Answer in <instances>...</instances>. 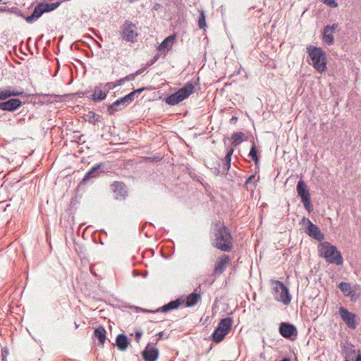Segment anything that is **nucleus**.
I'll return each instance as SVG.
<instances>
[{
	"instance_id": "nucleus-3",
	"label": "nucleus",
	"mask_w": 361,
	"mask_h": 361,
	"mask_svg": "<svg viewBox=\"0 0 361 361\" xmlns=\"http://www.w3.org/2000/svg\"><path fill=\"white\" fill-rule=\"evenodd\" d=\"M321 256H322L328 263L336 264V265H341L343 262V259L340 251L337 247L332 245L328 242H324L322 244L319 249Z\"/></svg>"
},
{
	"instance_id": "nucleus-9",
	"label": "nucleus",
	"mask_w": 361,
	"mask_h": 361,
	"mask_svg": "<svg viewBox=\"0 0 361 361\" xmlns=\"http://www.w3.org/2000/svg\"><path fill=\"white\" fill-rule=\"evenodd\" d=\"M338 312L342 320L345 322V324L350 329H355L356 328L355 314L349 312L346 308L343 307H341Z\"/></svg>"
},
{
	"instance_id": "nucleus-22",
	"label": "nucleus",
	"mask_w": 361,
	"mask_h": 361,
	"mask_svg": "<svg viewBox=\"0 0 361 361\" xmlns=\"http://www.w3.org/2000/svg\"><path fill=\"white\" fill-rule=\"evenodd\" d=\"M233 320L231 317H226L222 319L216 327L217 329H221L226 333H228L231 329Z\"/></svg>"
},
{
	"instance_id": "nucleus-49",
	"label": "nucleus",
	"mask_w": 361,
	"mask_h": 361,
	"mask_svg": "<svg viewBox=\"0 0 361 361\" xmlns=\"http://www.w3.org/2000/svg\"><path fill=\"white\" fill-rule=\"evenodd\" d=\"M163 335H164V333L161 331V332H159L157 336H158V339H157V341L161 340L163 337Z\"/></svg>"
},
{
	"instance_id": "nucleus-4",
	"label": "nucleus",
	"mask_w": 361,
	"mask_h": 361,
	"mask_svg": "<svg viewBox=\"0 0 361 361\" xmlns=\"http://www.w3.org/2000/svg\"><path fill=\"white\" fill-rule=\"evenodd\" d=\"M194 88L195 87L192 82H187L183 87L167 97L165 99V102L171 106L176 105L179 102L189 97V96L193 92Z\"/></svg>"
},
{
	"instance_id": "nucleus-8",
	"label": "nucleus",
	"mask_w": 361,
	"mask_h": 361,
	"mask_svg": "<svg viewBox=\"0 0 361 361\" xmlns=\"http://www.w3.org/2000/svg\"><path fill=\"white\" fill-rule=\"evenodd\" d=\"M122 28L123 39L126 42H134L137 37L135 25L130 20H126Z\"/></svg>"
},
{
	"instance_id": "nucleus-28",
	"label": "nucleus",
	"mask_w": 361,
	"mask_h": 361,
	"mask_svg": "<svg viewBox=\"0 0 361 361\" xmlns=\"http://www.w3.org/2000/svg\"><path fill=\"white\" fill-rule=\"evenodd\" d=\"M227 334L221 329H216L212 334V340L215 343H219L225 338Z\"/></svg>"
},
{
	"instance_id": "nucleus-11",
	"label": "nucleus",
	"mask_w": 361,
	"mask_h": 361,
	"mask_svg": "<svg viewBox=\"0 0 361 361\" xmlns=\"http://www.w3.org/2000/svg\"><path fill=\"white\" fill-rule=\"evenodd\" d=\"M142 355L145 361H156L159 356V350L151 343H148Z\"/></svg>"
},
{
	"instance_id": "nucleus-13",
	"label": "nucleus",
	"mask_w": 361,
	"mask_h": 361,
	"mask_svg": "<svg viewBox=\"0 0 361 361\" xmlns=\"http://www.w3.org/2000/svg\"><path fill=\"white\" fill-rule=\"evenodd\" d=\"M22 105L19 99H11L6 102H0V109L4 111H13Z\"/></svg>"
},
{
	"instance_id": "nucleus-47",
	"label": "nucleus",
	"mask_w": 361,
	"mask_h": 361,
	"mask_svg": "<svg viewBox=\"0 0 361 361\" xmlns=\"http://www.w3.org/2000/svg\"><path fill=\"white\" fill-rule=\"evenodd\" d=\"M127 95L128 96L130 99H131L132 102L135 99V93L133 92H131L130 93H129Z\"/></svg>"
},
{
	"instance_id": "nucleus-19",
	"label": "nucleus",
	"mask_w": 361,
	"mask_h": 361,
	"mask_svg": "<svg viewBox=\"0 0 361 361\" xmlns=\"http://www.w3.org/2000/svg\"><path fill=\"white\" fill-rule=\"evenodd\" d=\"M102 88H104V85L102 84L95 87L94 92L92 95V99L94 102L102 101L106 97L107 93L105 91H102Z\"/></svg>"
},
{
	"instance_id": "nucleus-57",
	"label": "nucleus",
	"mask_w": 361,
	"mask_h": 361,
	"mask_svg": "<svg viewBox=\"0 0 361 361\" xmlns=\"http://www.w3.org/2000/svg\"><path fill=\"white\" fill-rule=\"evenodd\" d=\"M235 120H237V118H236V117H233V118H231V121H235Z\"/></svg>"
},
{
	"instance_id": "nucleus-44",
	"label": "nucleus",
	"mask_w": 361,
	"mask_h": 361,
	"mask_svg": "<svg viewBox=\"0 0 361 361\" xmlns=\"http://www.w3.org/2000/svg\"><path fill=\"white\" fill-rule=\"evenodd\" d=\"M8 355V350L6 348H4L1 350V357H6V356Z\"/></svg>"
},
{
	"instance_id": "nucleus-45",
	"label": "nucleus",
	"mask_w": 361,
	"mask_h": 361,
	"mask_svg": "<svg viewBox=\"0 0 361 361\" xmlns=\"http://www.w3.org/2000/svg\"><path fill=\"white\" fill-rule=\"evenodd\" d=\"M87 116L90 118H94L96 116H97V115L93 112V111H90L88 113V115Z\"/></svg>"
},
{
	"instance_id": "nucleus-31",
	"label": "nucleus",
	"mask_w": 361,
	"mask_h": 361,
	"mask_svg": "<svg viewBox=\"0 0 361 361\" xmlns=\"http://www.w3.org/2000/svg\"><path fill=\"white\" fill-rule=\"evenodd\" d=\"M198 26L200 29H204L206 25V16L204 12L203 11H200L199 19H198Z\"/></svg>"
},
{
	"instance_id": "nucleus-55",
	"label": "nucleus",
	"mask_w": 361,
	"mask_h": 361,
	"mask_svg": "<svg viewBox=\"0 0 361 361\" xmlns=\"http://www.w3.org/2000/svg\"><path fill=\"white\" fill-rule=\"evenodd\" d=\"M129 3L132 4V3H134L135 1H137V0H127Z\"/></svg>"
},
{
	"instance_id": "nucleus-2",
	"label": "nucleus",
	"mask_w": 361,
	"mask_h": 361,
	"mask_svg": "<svg viewBox=\"0 0 361 361\" xmlns=\"http://www.w3.org/2000/svg\"><path fill=\"white\" fill-rule=\"evenodd\" d=\"M308 53L313 67L319 73L326 70V56L324 51L320 47L309 45L307 47Z\"/></svg>"
},
{
	"instance_id": "nucleus-6",
	"label": "nucleus",
	"mask_w": 361,
	"mask_h": 361,
	"mask_svg": "<svg viewBox=\"0 0 361 361\" xmlns=\"http://www.w3.org/2000/svg\"><path fill=\"white\" fill-rule=\"evenodd\" d=\"M274 297L277 301L288 305L290 302L291 297L290 295L288 288L280 281H274Z\"/></svg>"
},
{
	"instance_id": "nucleus-30",
	"label": "nucleus",
	"mask_w": 361,
	"mask_h": 361,
	"mask_svg": "<svg viewBox=\"0 0 361 361\" xmlns=\"http://www.w3.org/2000/svg\"><path fill=\"white\" fill-rule=\"evenodd\" d=\"M244 136V133L242 132L234 133L231 136L232 143L235 145H238L242 142V138Z\"/></svg>"
},
{
	"instance_id": "nucleus-43",
	"label": "nucleus",
	"mask_w": 361,
	"mask_h": 361,
	"mask_svg": "<svg viewBox=\"0 0 361 361\" xmlns=\"http://www.w3.org/2000/svg\"><path fill=\"white\" fill-rule=\"evenodd\" d=\"M124 82H126V80H124V78H121V79L116 80L114 82H115L116 87H117V86L122 85L124 83Z\"/></svg>"
},
{
	"instance_id": "nucleus-21",
	"label": "nucleus",
	"mask_w": 361,
	"mask_h": 361,
	"mask_svg": "<svg viewBox=\"0 0 361 361\" xmlns=\"http://www.w3.org/2000/svg\"><path fill=\"white\" fill-rule=\"evenodd\" d=\"M183 302V300L180 299H176L175 300H172L169 302V303L164 305L162 306L159 310L157 311H161L162 312H166L173 310L177 309Z\"/></svg>"
},
{
	"instance_id": "nucleus-58",
	"label": "nucleus",
	"mask_w": 361,
	"mask_h": 361,
	"mask_svg": "<svg viewBox=\"0 0 361 361\" xmlns=\"http://www.w3.org/2000/svg\"><path fill=\"white\" fill-rule=\"evenodd\" d=\"M235 120H237V118H236V117H233V118H231V121H235Z\"/></svg>"
},
{
	"instance_id": "nucleus-25",
	"label": "nucleus",
	"mask_w": 361,
	"mask_h": 361,
	"mask_svg": "<svg viewBox=\"0 0 361 361\" xmlns=\"http://www.w3.org/2000/svg\"><path fill=\"white\" fill-rule=\"evenodd\" d=\"M331 31L326 30V27H324L322 33V40L327 45H332L334 43V36Z\"/></svg>"
},
{
	"instance_id": "nucleus-1",
	"label": "nucleus",
	"mask_w": 361,
	"mask_h": 361,
	"mask_svg": "<svg viewBox=\"0 0 361 361\" xmlns=\"http://www.w3.org/2000/svg\"><path fill=\"white\" fill-rule=\"evenodd\" d=\"M212 245L224 252H230L233 249V237L224 222L216 221L212 226L211 234Z\"/></svg>"
},
{
	"instance_id": "nucleus-17",
	"label": "nucleus",
	"mask_w": 361,
	"mask_h": 361,
	"mask_svg": "<svg viewBox=\"0 0 361 361\" xmlns=\"http://www.w3.org/2000/svg\"><path fill=\"white\" fill-rule=\"evenodd\" d=\"M44 13V12L39 3L35 6L32 13L25 18V20L27 23L32 24L36 22Z\"/></svg>"
},
{
	"instance_id": "nucleus-23",
	"label": "nucleus",
	"mask_w": 361,
	"mask_h": 361,
	"mask_svg": "<svg viewBox=\"0 0 361 361\" xmlns=\"http://www.w3.org/2000/svg\"><path fill=\"white\" fill-rule=\"evenodd\" d=\"M106 329L104 326H99L94 331V336L99 340L100 344L104 345L106 341Z\"/></svg>"
},
{
	"instance_id": "nucleus-41",
	"label": "nucleus",
	"mask_w": 361,
	"mask_h": 361,
	"mask_svg": "<svg viewBox=\"0 0 361 361\" xmlns=\"http://www.w3.org/2000/svg\"><path fill=\"white\" fill-rule=\"evenodd\" d=\"M142 331L141 330H137L135 331V341L139 343L140 339H141V337H142Z\"/></svg>"
},
{
	"instance_id": "nucleus-20",
	"label": "nucleus",
	"mask_w": 361,
	"mask_h": 361,
	"mask_svg": "<svg viewBox=\"0 0 361 361\" xmlns=\"http://www.w3.org/2000/svg\"><path fill=\"white\" fill-rule=\"evenodd\" d=\"M116 345L120 350H126L129 345L128 337L124 334H118L116 338Z\"/></svg>"
},
{
	"instance_id": "nucleus-39",
	"label": "nucleus",
	"mask_w": 361,
	"mask_h": 361,
	"mask_svg": "<svg viewBox=\"0 0 361 361\" xmlns=\"http://www.w3.org/2000/svg\"><path fill=\"white\" fill-rule=\"evenodd\" d=\"M123 102V107L127 106L130 102H132L131 99L128 97V95H126L121 98Z\"/></svg>"
},
{
	"instance_id": "nucleus-51",
	"label": "nucleus",
	"mask_w": 361,
	"mask_h": 361,
	"mask_svg": "<svg viewBox=\"0 0 361 361\" xmlns=\"http://www.w3.org/2000/svg\"><path fill=\"white\" fill-rule=\"evenodd\" d=\"M355 361H361V354H358L356 357Z\"/></svg>"
},
{
	"instance_id": "nucleus-36",
	"label": "nucleus",
	"mask_w": 361,
	"mask_h": 361,
	"mask_svg": "<svg viewBox=\"0 0 361 361\" xmlns=\"http://www.w3.org/2000/svg\"><path fill=\"white\" fill-rule=\"evenodd\" d=\"M325 27H326L327 31L329 30L335 32L339 28V25L338 23H334L332 25H326Z\"/></svg>"
},
{
	"instance_id": "nucleus-5",
	"label": "nucleus",
	"mask_w": 361,
	"mask_h": 361,
	"mask_svg": "<svg viewBox=\"0 0 361 361\" xmlns=\"http://www.w3.org/2000/svg\"><path fill=\"white\" fill-rule=\"evenodd\" d=\"M300 224L302 225L305 232L310 238H312L319 242L324 240V235L319 228L316 224H314L308 218L303 217Z\"/></svg>"
},
{
	"instance_id": "nucleus-42",
	"label": "nucleus",
	"mask_w": 361,
	"mask_h": 361,
	"mask_svg": "<svg viewBox=\"0 0 361 361\" xmlns=\"http://www.w3.org/2000/svg\"><path fill=\"white\" fill-rule=\"evenodd\" d=\"M135 73L129 74V75H126V77H124V80L126 81H131V80H135Z\"/></svg>"
},
{
	"instance_id": "nucleus-7",
	"label": "nucleus",
	"mask_w": 361,
	"mask_h": 361,
	"mask_svg": "<svg viewBox=\"0 0 361 361\" xmlns=\"http://www.w3.org/2000/svg\"><path fill=\"white\" fill-rule=\"evenodd\" d=\"M296 189L305 208L308 212H310L312 209V207L310 203V194L308 189L307 188L306 183L302 180H299L298 182Z\"/></svg>"
},
{
	"instance_id": "nucleus-15",
	"label": "nucleus",
	"mask_w": 361,
	"mask_h": 361,
	"mask_svg": "<svg viewBox=\"0 0 361 361\" xmlns=\"http://www.w3.org/2000/svg\"><path fill=\"white\" fill-rule=\"evenodd\" d=\"M23 94V91L16 90L12 86L0 88V100H4L12 96H20Z\"/></svg>"
},
{
	"instance_id": "nucleus-59",
	"label": "nucleus",
	"mask_w": 361,
	"mask_h": 361,
	"mask_svg": "<svg viewBox=\"0 0 361 361\" xmlns=\"http://www.w3.org/2000/svg\"><path fill=\"white\" fill-rule=\"evenodd\" d=\"M2 361H6V357H2Z\"/></svg>"
},
{
	"instance_id": "nucleus-37",
	"label": "nucleus",
	"mask_w": 361,
	"mask_h": 361,
	"mask_svg": "<svg viewBox=\"0 0 361 361\" xmlns=\"http://www.w3.org/2000/svg\"><path fill=\"white\" fill-rule=\"evenodd\" d=\"M123 102V107L127 106L130 102H132L131 99L128 97V95H126L121 98Z\"/></svg>"
},
{
	"instance_id": "nucleus-53",
	"label": "nucleus",
	"mask_w": 361,
	"mask_h": 361,
	"mask_svg": "<svg viewBox=\"0 0 361 361\" xmlns=\"http://www.w3.org/2000/svg\"><path fill=\"white\" fill-rule=\"evenodd\" d=\"M0 11H1V12H6V11H7V12H8V8H0Z\"/></svg>"
},
{
	"instance_id": "nucleus-12",
	"label": "nucleus",
	"mask_w": 361,
	"mask_h": 361,
	"mask_svg": "<svg viewBox=\"0 0 361 361\" xmlns=\"http://www.w3.org/2000/svg\"><path fill=\"white\" fill-rule=\"evenodd\" d=\"M279 333L286 338H291L293 335L296 334L297 330L294 325L282 322L279 326Z\"/></svg>"
},
{
	"instance_id": "nucleus-40",
	"label": "nucleus",
	"mask_w": 361,
	"mask_h": 361,
	"mask_svg": "<svg viewBox=\"0 0 361 361\" xmlns=\"http://www.w3.org/2000/svg\"><path fill=\"white\" fill-rule=\"evenodd\" d=\"M116 87L115 82H107L104 86V88L106 90L107 92L109 90L114 89Z\"/></svg>"
},
{
	"instance_id": "nucleus-18",
	"label": "nucleus",
	"mask_w": 361,
	"mask_h": 361,
	"mask_svg": "<svg viewBox=\"0 0 361 361\" xmlns=\"http://www.w3.org/2000/svg\"><path fill=\"white\" fill-rule=\"evenodd\" d=\"M176 38L175 35H169L166 37L158 47V50L160 51H169L172 45L173 44L174 40Z\"/></svg>"
},
{
	"instance_id": "nucleus-33",
	"label": "nucleus",
	"mask_w": 361,
	"mask_h": 361,
	"mask_svg": "<svg viewBox=\"0 0 361 361\" xmlns=\"http://www.w3.org/2000/svg\"><path fill=\"white\" fill-rule=\"evenodd\" d=\"M8 12H9V13H14V14H16V16H20V17H21V18H24V19H25V18H26V17H27V16H25L23 14V13L21 11L18 10V9L17 8H16V7H12V8H8Z\"/></svg>"
},
{
	"instance_id": "nucleus-38",
	"label": "nucleus",
	"mask_w": 361,
	"mask_h": 361,
	"mask_svg": "<svg viewBox=\"0 0 361 361\" xmlns=\"http://www.w3.org/2000/svg\"><path fill=\"white\" fill-rule=\"evenodd\" d=\"M123 102V107L127 106L130 102H132L131 99L128 97V95H126L121 98Z\"/></svg>"
},
{
	"instance_id": "nucleus-29",
	"label": "nucleus",
	"mask_w": 361,
	"mask_h": 361,
	"mask_svg": "<svg viewBox=\"0 0 361 361\" xmlns=\"http://www.w3.org/2000/svg\"><path fill=\"white\" fill-rule=\"evenodd\" d=\"M338 288L343 293V294L346 296H350L351 295V286L349 283L347 282H341L338 285Z\"/></svg>"
},
{
	"instance_id": "nucleus-35",
	"label": "nucleus",
	"mask_w": 361,
	"mask_h": 361,
	"mask_svg": "<svg viewBox=\"0 0 361 361\" xmlns=\"http://www.w3.org/2000/svg\"><path fill=\"white\" fill-rule=\"evenodd\" d=\"M233 148H231L229 150H228L225 157H224V161H228V162H231V157H232V154L233 153Z\"/></svg>"
},
{
	"instance_id": "nucleus-56",
	"label": "nucleus",
	"mask_w": 361,
	"mask_h": 361,
	"mask_svg": "<svg viewBox=\"0 0 361 361\" xmlns=\"http://www.w3.org/2000/svg\"><path fill=\"white\" fill-rule=\"evenodd\" d=\"M158 58H159V55L155 56L154 58V61H156L158 59Z\"/></svg>"
},
{
	"instance_id": "nucleus-48",
	"label": "nucleus",
	"mask_w": 361,
	"mask_h": 361,
	"mask_svg": "<svg viewBox=\"0 0 361 361\" xmlns=\"http://www.w3.org/2000/svg\"><path fill=\"white\" fill-rule=\"evenodd\" d=\"M144 90H145V88H140V89L134 90L133 92L135 93V94H138L141 93Z\"/></svg>"
},
{
	"instance_id": "nucleus-34",
	"label": "nucleus",
	"mask_w": 361,
	"mask_h": 361,
	"mask_svg": "<svg viewBox=\"0 0 361 361\" xmlns=\"http://www.w3.org/2000/svg\"><path fill=\"white\" fill-rule=\"evenodd\" d=\"M231 162H226L224 161L222 169H221V173L222 174H226L227 172L229 171L231 168Z\"/></svg>"
},
{
	"instance_id": "nucleus-26",
	"label": "nucleus",
	"mask_w": 361,
	"mask_h": 361,
	"mask_svg": "<svg viewBox=\"0 0 361 361\" xmlns=\"http://www.w3.org/2000/svg\"><path fill=\"white\" fill-rule=\"evenodd\" d=\"M61 1H57L55 3H47V2H41L39 4L41 5L44 13L51 12L55 9H56L61 4Z\"/></svg>"
},
{
	"instance_id": "nucleus-14",
	"label": "nucleus",
	"mask_w": 361,
	"mask_h": 361,
	"mask_svg": "<svg viewBox=\"0 0 361 361\" xmlns=\"http://www.w3.org/2000/svg\"><path fill=\"white\" fill-rule=\"evenodd\" d=\"M111 190L116 194V199L121 200L127 196V190L124 183L116 181L111 185Z\"/></svg>"
},
{
	"instance_id": "nucleus-10",
	"label": "nucleus",
	"mask_w": 361,
	"mask_h": 361,
	"mask_svg": "<svg viewBox=\"0 0 361 361\" xmlns=\"http://www.w3.org/2000/svg\"><path fill=\"white\" fill-rule=\"evenodd\" d=\"M230 261L231 259L227 255H222L219 257L215 263L214 274H221L226 270L227 264L230 262Z\"/></svg>"
},
{
	"instance_id": "nucleus-54",
	"label": "nucleus",
	"mask_w": 361,
	"mask_h": 361,
	"mask_svg": "<svg viewBox=\"0 0 361 361\" xmlns=\"http://www.w3.org/2000/svg\"><path fill=\"white\" fill-rule=\"evenodd\" d=\"M281 361H290V359L288 357H284Z\"/></svg>"
},
{
	"instance_id": "nucleus-46",
	"label": "nucleus",
	"mask_w": 361,
	"mask_h": 361,
	"mask_svg": "<svg viewBox=\"0 0 361 361\" xmlns=\"http://www.w3.org/2000/svg\"><path fill=\"white\" fill-rule=\"evenodd\" d=\"M255 176H254V175L250 176L247 179V180H246V182H245V184H246V185H247V184H249L250 183H251V182L252 181V180H254V179H255Z\"/></svg>"
},
{
	"instance_id": "nucleus-27",
	"label": "nucleus",
	"mask_w": 361,
	"mask_h": 361,
	"mask_svg": "<svg viewBox=\"0 0 361 361\" xmlns=\"http://www.w3.org/2000/svg\"><path fill=\"white\" fill-rule=\"evenodd\" d=\"M123 108L122 100L119 99L115 101L108 107L107 111L109 114H114L115 112L122 109Z\"/></svg>"
},
{
	"instance_id": "nucleus-60",
	"label": "nucleus",
	"mask_w": 361,
	"mask_h": 361,
	"mask_svg": "<svg viewBox=\"0 0 361 361\" xmlns=\"http://www.w3.org/2000/svg\"><path fill=\"white\" fill-rule=\"evenodd\" d=\"M345 361H349V360H348V359H345Z\"/></svg>"
},
{
	"instance_id": "nucleus-52",
	"label": "nucleus",
	"mask_w": 361,
	"mask_h": 361,
	"mask_svg": "<svg viewBox=\"0 0 361 361\" xmlns=\"http://www.w3.org/2000/svg\"><path fill=\"white\" fill-rule=\"evenodd\" d=\"M214 173H216V174L220 173V170H219V167H215L214 168Z\"/></svg>"
},
{
	"instance_id": "nucleus-16",
	"label": "nucleus",
	"mask_w": 361,
	"mask_h": 361,
	"mask_svg": "<svg viewBox=\"0 0 361 361\" xmlns=\"http://www.w3.org/2000/svg\"><path fill=\"white\" fill-rule=\"evenodd\" d=\"M103 166L102 163L97 164L91 168L90 170H89L85 175L84 176L82 180H81L82 184H85L90 178H97L98 177L101 171H99V169Z\"/></svg>"
},
{
	"instance_id": "nucleus-32",
	"label": "nucleus",
	"mask_w": 361,
	"mask_h": 361,
	"mask_svg": "<svg viewBox=\"0 0 361 361\" xmlns=\"http://www.w3.org/2000/svg\"><path fill=\"white\" fill-rule=\"evenodd\" d=\"M249 157H250L257 164L258 161V157L257 154V149L255 143L252 144L251 149L249 152Z\"/></svg>"
},
{
	"instance_id": "nucleus-50",
	"label": "nucleus",
	"mask_w": 361,
	"mask_h": 361,
	"mask_svg": "<svg viewBox=\"0 0 361 361\" xmlns=\"http://www.w3.org/2000/svg\"><path fill=\"white\" fill-rule=\"evenodd\" d=\"M143 72V69H140V70H137V71H135L134 73L135 75V76L141 74Z\"/></svg>"
},
{
	"instance_id": "nucleus-24",
	"label": "nucleus",
	"mask_w": 361,
	"mask_h": 361,
	"mask_svg": "<svg viewBox=\"0 0 361 361\" xmlns=\"http://www.w3.org/2000/svg\"><path fill=\"white\" fill-rule=\"evenodd\" d=\"M200 294L196 293H190L186 298L185 307H190L195 306L200 300Z\"/></svg>"
}]
</instances>
